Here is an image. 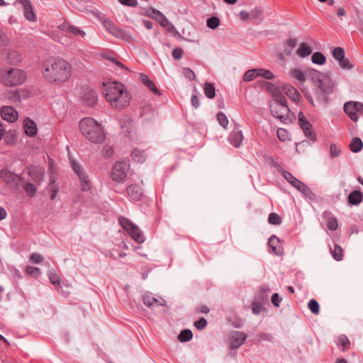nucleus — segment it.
<instances>
[{"label": "nucleus", "mask_w": 363, "mask_h": 363, "mask_svg": "<svg viewBox=\"0 0 363 363\" xmlns=\"http://www.w3.org/2000/svg\"><path fill=\"white\" fill-rule=\"evenodd\" d=\"M42 74L50 82L63 84L70 79L72 67L67 61L61 57H50L43 62Z\"/></svg>", "instance_id": "nucleus-1"}, {"label": "nucleus", "mask_w": 363, "mask_h": 363, "mask_svg": "<svg viewBox=\"0 0 363 363\" xmlns=\"http://www.w3.org/2000/svg\"><path fill=\"white\" fill-rule=\"evenodd\" d=\"M106 100L116 109H123L130 104V96L124 84L116 81L104 82Z\"/></svg>", "instance_id": "nucleus-2"}, {"label": "nucleus", "mask_w": 363, "mask_h": 363, "mask_svg": "<svg viewBox=\"0 0 363 363\" xmlns=\"http://www.w3.org/2000/svg\"><path fill=\"white\" fill-rule=\"evenodd\" d=\"M79 130L89 141L101 144L106 139L104 126L92 118H84L79 121Z\"/></svg>", "instance_id": "nucleus-3"}, {"label": "nucleus", "mask_w": 363, "mask_h": 363, "mask_svg": "<svg viewBox=\"0 0 363 363\" xmlns=\"http://www.w3.org/2000/svg\"><path fill=\"white\" fill-rule=\"evenodd\" d=\"M270 111L272 116L284 123H291L294 118V114L286 105V99L281 96H274L271 101Z\"/></svg>", "instance_id": "nucleus-4"}, {"label": "nucleus", "mask_w": 363, "mask_h": 363, "mask_svg": "<svg viewBox=\"0 0 363 363\" xmlns=\"http://www.w3.org/2000/svg\"><path fill=\"white\" fill-rule=\"evenodd\" d=\"M26 80V72L18 68H2L0 69V81L7 86H19Z\"/></svg>", "instance_id": "nucleus-5"}, {"label": "nucleus", "mask_w": 363, "mask_h": 363, "mask_svg": "<svg viewBox=\"0 0 363 363\" xmlns=\"http://www.w3.org/2000/svg\"><path fill=\"white\" fill-rule=\"evenodd\" d=\"M311 72L313 74L311 80L322 92L330 94L333 91V83L327 74L315 69Z\"/></svg>", "instance_id": "nucleus-6"}, {"label": "nucleus", "mask_w": 363, "mask_h": 363, "mask_svg": "<svg viewBox=\"0 0 363 363\" xmlns=\"http://www.w3.org/2000/svg\"><path fill=\"white\" fill-rule=\"evenodd\" d=\"M129 169L130 164L128 162L123 160L116 162L111 169V179L117 183H124Z\"/></svg>", "instance_id": "nucleus-7"}, {"label": "nucleus", "mask_w": 363, "mask_h": 363, "mask_svg": "<svg viewBox=\"0 0 363 363\" xmlns=\"http://www.w3.org/2000/svg\"><path fill=\"white\" fill-rule=\"evenodd\" d=\"M70 164L73 171L79 178L81 190L83 191H91L92 188L91 182L80 164L74 160H70Z\"/></svg>", "instance_id": "nucleus-8"}, {"label": "nucleus", "mask_w": 363, "mask_h": 363, "mask_svg": "<svg viewBox=\"0 0 363 363\" xmlns=\"http://www.w3.org/2000/svg\"><path fill=\"white\" fill-rule=\"evenodd\" d=\"M119 222L121 226L135 242L143 243L145 241V238L143 233L136 225L125 218H120Z\"/></svg>", "instance_id": "nucleus-9"}, {"label": "nucleus", "mask_w": 363, "mask_h": 363, "mask_svg": "<svg viewBox=\"0 0 363 363\" xmlns=\"http://www.w3.org/2000/svg\"><path fill=\"white\" fill-rule=\"evenodd\" d=\"M313 69H301L300 68H291L289 72V77L292 79L297 84L303 85L307 79H312L313 74L311 72H314Z\"/></svg>", "instance_id": "nucleus-10"}, {"label": "nucleus", "mask_w": 363, "mask_h": 363, "mask_svg": "<svg viewBox=\"0 0 363 363\" xmlns=\"http://www.w3.org/2000/svg\"><path fill=\"white\" fill-rule=\"evenodd\" d=\"M344 111L354 122H357L363 114V104L359 101H347L344 104Z\"/></svg>", "instance_id": "nucleus-11"}, {"label": "nucleus", "mask_w": 363, "mask_h": 363, "mask_svg": "<svg viewBox=\"0 0 363 363\" xmlns=\"http://www.w3.org/2000/svg\"><path fill=\"white\" fill-rule=\"evenodd\" d=\"M147 16L157 21L168 31H172L174 29V25L169 21L166 16L162 12L155 9L150 8L147 9Z\"/></svg>", "instance_id": "nucleus-12"}, {"label": "nucleus", "mask_w": 363, "mask_h": 363, "mask_svg": "<svg viewBox=\"0 0 363 363\" xmlns=\"http://www.w3.org/2000/svg\"><path fill=\"white\" fill-rule=\"evenodd\" d=\"M298 118L299 126L303 131L305 136L314 141L315 140V135L313 131L312 125L310 122L307 121L303 113L301 111L298 113Z\"/></svg>", "instance_id": "nucleus-13"}, {"label": "nucleus", "mask_w": 363, "mask_h": 363, "mask_svg": "<svg viewBox=\"0 0 363 363\" xmlns=\"http://www.w3.org/2000/svg\"><path fill=\"white\" fill-rule=\"evenodd\" d=\"M333 57L338 62L340 67L344 69H350L353 65L348 59L345 58V51L340 47L335 48L333 51Z\"/></svg>", "instance_id": "nucleus-14"}, {"label": "nucleus", "mask_w": 363, "mask_h": 363, "mask_svg": "<svg viewBox=\"0 0 363 363\" xmlns=\"http://www.w3.org/2000/svg\"><path fill=\"white\" fill-rule=\"evenodd\" d=\"M102 23L105 28L115 37L122 39L127 38L126 33L123 30L116 27L110 19L104 18Z\"/></svg>", "instance_id": "nucleus-15"}, {"label": "nucleus", "mask_w": 363, "mask_h": 363, "mask_svg": "<svg viewBox=\"0 0 363 363\" xmlns=\"http://www.w3.org/2000/svg\"><path fill=\"white\" fill-rule=\"evenodd\" d=\"M59 29L67 35H72L76 37L84 38L86 35L84 30L77 26L69 25L67 22L60 25Z\"/></svg>", "instance_id": "nucleus-16"}, {"label": "nucleus", "mask_w": 363, "mask_h": 363, "mask_svg": "<svg viewBox=\"0 0 363 363\" xmlns=\"http://www.w3.org/2000/svg\"><path fill=\"white\" fill-rule=\"evenodd\" d=\"M18 2L23 8L25 18L28 21H35L37 20L36 13L30 2L28 0H18Z\"/></svg>", "instance_id": "nucleus-17"}, {"label": "nucleus", "mask_w": 363, "mask_h": 363, "mask_svg": "<svg viewBox=\"0 0 363 363\" xmlns=\"http://www.w3.org/2000/svg\"><path fill=\"white\" fill-rule=\"evenodd\" d=\"M1 118L8 122L13 123L18 117V112L11 106H6L1 109Z\"/></svg>", "instance_id": "nucleus-18"}, {"label": "nucleus", "mask_w": 363, "mask_h": 363, "mask_svg": "<svg viewBox=\"0 0 363 363\" xmlns=\"http://www.w3.org/2000/svg\"><path fill=\"white\" fill-rule=\"evenodd\" d=\"M82 101L89 106H94L97 101V94L95 91L86 88L81 96Z\"/></svg>", "instance_id": "nucleus-19"}, {"label": "nucleus", "mask_w": 363, "mask_h": 363, "mask_svg": "<svg viewBox=\"0 0 363 363\" xmlns=\"http://www.w3.org/2000/svg\"><path fill=\"white\" fill-rule=\"evenodd\" d=\"M247 338V335L242 332L235 331L230 334V345L233 348L240 347Z\"/></svg>", "instance_id": "nucleus-20"}, {"label": "nucleus", "mask_w": 363, "mask_h": 363, "mask_svg": "<svg viewBox=\"0 0 363 363\" xmlns=\"http://www.w3.org/2000/svg\"><path fill=\"white\" fill-rule=\"evenodd\" d=\"M243 140V135L239 128H235L228 136V141L235 147H239Z\"/></svg>", "instance_id": "nucleus-21"}, {"label": "nucleus", "mask_w": 363, "mask_h": 363, "mask_svg": "<svg viewBox=\"0 0 363 363\" xmlns=\"http://www.w3.org/2000/svg\"><path fill=\"white\" fill-rule=\"evenodd\" d=\"M0 177L6 183L11 185L18 184L20 181V177L18 174L6 169L1 172Z\"/></svg>", "instance_id": "nucleus-22"}, {"label": "nucleus", "mask_w": 363, "mask_h": 363, "mask_svg": "<svg viewBox=\"0 0 363 363\" xmlns=\"http://www.w3.org/2000/svg\"><path fill=\"white\" fill-rule=\"evenodd\" d=\"M143 301L145 305L147 306H164L166 303V301L163 299H157L152 296L150 293H145L143 296Z\"/></svg>", "instance_id": "nucleus-23"}, {"label": "nucleus", "mask_w": 363, "mask_h": 363, "mask_svg": "<svg viewBox=\"0 0 363 363\" xmlns=\"http://www.w3.org/2000/svg\"><path fill=\"white\" fill-rule=\"evenodd\" d=\"M291 184L298 191L301 192L306 197H311L313 193L310 188L298 179L295 178V179H294L291 183Z\"/></svg>", "instance_id": "nucleus-24"}, {"label": "nucleus", "mask_w": 363, "mask_h": 363, "mask_svg": "<svg viewBox=\"0 0 363 363\" xmlns=\"http://www.w3.org/2000/svg\"><path fill=\"white\" fill-rule=\"evenodd\" d=\"M108 60L111 62L109 66H111L117 73L123 74H127L129 72L128 68L117 59L110 57Z\"/></svg>", "instance_id": "nucleus-25"}, {"label": "nucleus", "mask_w": 363, "mask_h": 363, "mask_svg": "<svg viewBox=\"0 0 363 363\" xmlns=\"http://www.w3.org/2000/svg\"><path fill=\"white\" fill-rule=\"evenodd\" d=\"M140 79L141 82L143 84V85L148 88L152 93L158 96L160 95V92L159 89L157 88L155 82L152 80H151L148 76L142 74L140 76Z\"/></svg>", "instance_id": "nucleus-26"}, {"label": "nucleus", "mask_w": 363, "mask_h": 363, "mask_svg": "<svg viewBox=\"0 0 363 363\" xmlns=\"http://www.w3.org/2000/svg\"><path fill=\"white\" fill-rule=\"evenodd\" d=\"M127 194L133 201L139 200L143 195L140 187L135 184H132L127 187Z\"/></svg>", "instance_id": "nucleus-27"}, {"label": "nucleus", "mask_w": 363, "mask_h": 363, "mask_svg": "<svg viewBox=\"0 0 363 363\" xmlns=\"http://www.w3.org/2000/svg\"><path fill=\"white\" fill-rule=\"evenodd\" d=\"M23 128L25 133L30 137L35 136L37 133V125L30 118L23 121Z\"/></svg>", "instance_id": "nucleus-28"}, {"label": "nucleus", "mask_w": 363, "mask_h": 363, "mask_svg": "<svg viewBox=\"0 0 363 363\" xmlns=\"http://www.w3.org/2000/svg\"><path fill=\"white\" fill-rule=\"evenodd\" d=\"M5 60L9 64L17 65L21 61V55L16 50H7L5 52Z\"/></svg>", "instance_id": "nucleus-29"}, {"label": "nucleus", "mask_w": 363, "mask_h": 363, "mask_svg": "<svg viewBox=\"0 0 363 363\" xmlns=\"http://www.w3.org/2000/svg\"><path fill=\"white\" fill-rule=\"evenodd\" d=\"M28 174L31 179L37 183H41L44 180V172L40 168L33 167L29 169Z\"/></svg>", "instance_id": "nucleus-30"}, {"label": "nucleus", "mask_w": 363, "mask_h": 363, "mask_svg": "<svg viewBox=\"0 0 363 363\" xmlns=\"http://www.w3.org/2000/svg\"><path fill=\"white\" fill-rule=\"evenodd\" d=\"M270 251L275 255H279L281 252V247L279 240L274 235L271 236L268 240Z\"/></svg>", "instance_id": "nucleus-31"}, {"label": "nucleus", "mask_w": 363, "mask_h": 363, "mask_svg": "<svg viewBox=\"0 0 363 363\" xmlns=\"http://www.w3.org/2000/svg\"><path fill=\"white\" fill-rule=\"evenodd\" d=\"M283 89L284 93L294 102L298 101L300 95L298 91L294 86L289 84H286L283 87Z\"/></svg>", "instance_id": "nucleus-32"}, {"label": "nucleus", "mask_w": 363, "mask_h": 363, "mask_svg": "<svg viewBox=\"0 0 363 363\" xmlns=\"http://www.w3.org/2000/svg\"><path fill=\"white\" fill-rule=\"evenodd\" d=\"M132 157L138 162H143L147 158V154L143 150L135 148L132 152Z\"/></svg>", "instance_id": "nucleus-33"}, {"label": "nucleus", "mask_w": 363, "mask_h": 363, "mask_svg": "<svg viewBox=\"0 0 363 363\" xmlns=\"http://www.w3.org/2000/svg\"><path fill=\"white\" fill-rule=\"evenodd\" d=\"M362 200V194L359 191H353L348 196V201L352 205H358Z\"/></svg>", "instance_id": "nucleus-34"}, {"label": "nucleus", "mask_w": 363, "mask_h": 363, "mask_svg": "<svg viewBox=\"0 0 363 363\" xmlns=\"http://www.w3.org/2000/svg\"><path fill=\"white\" fill-rule=\"evenodd\" d=\"M297 55L301 57H305L310 55L312 52V50L307 44L303 43L300 45L297 50Z\"/></svg>", "instance_id": "nucleus-35"}, {"label": "nucleus", "mask_w": 363, "mask_h": 363, "mask_svg": "<svg viewBox=\"0 0 363 363\" xmlns=\"http://www.w3.org/2000/svg\"><path fill=\"white\" fill-rule=\"evenodd\" d=\"M362 147H363L362 141L359 138H353L350 145V150L354 153L359 152L362 149Z\"/></svg>", "instance_id": "nucleus-36"}, {"label": "nucleus", "mask_w": 363, "mask_h": 363, "mask_svg": "<svg viewBox=\"0 0 363 363\" xmlns=\"http://www.w3.org/2000/svg\"><path fill=\"white\" fill-rule=\"evenodd\" d=\"M311 61L313 64L323 65L325 63L326 58L323 53L320 52H315L311 56Z\"/></svg>", "instance_id": "nucleus-37"}, {"label": "nucleus", "mask_w": 363, "mask_h": 363, "mask_svg": "<svg viewBox=\"0 0 363 363\" xmlns=\"http://www.w3.org/2000/svg\"><path fill=\"white\" fill-rule=\"evenodd\" d=\"M257 14H259V11H252L250 13L246 11H241L239 13L240 18L245 21L248 19H255Z\"/></svg>", "instance_id": "nucleus-38"}, {"label": "nucleus", "mask_w": 363, "mask_h": 363, "mask_svg": "<svg viewBox=\"0 0 363 363\" xmlns=\"http://www.w3.org/2000/svg\"><path fill=\"white\" fill-rule=\"evenodd\" d=\"M193 334L190 330H182L178 336V339L182 342L189 341L192 338Z\"/></svg>", "instance_id": "nucleus-39"}, {"label": "nucleus", "mask_w": 363, "mask_h": 363, "mask_svg": "<svg viewBox=\"0 0 363 363\" xmlns=\"http://www.w3.org/2000/svg\"><path fill=\"white\" fill-rule=\"evenodd\" d=\"M204 94L208 98L213 99L216 95L214 86L210 83H206L204 86Z\"/></svg>", "instance_id": "nucleus-40"}, {"label": "nucleus", "mask_w": 363, "mask_h": 363, "mask_svg": "<svg viewBox=\"0 0 363 363\" xmlns=\"http://www.w3.org/2000/svg\"><path fill=\"white\" fill-rule=\"evenodd\" d=\"M258 77H261L265 79H272L274 78V74L268 69H257Z\"/></svg>", "instance_id": "nucleus-41"}, {"label": "nucleus", "mask_w": 363, "mask_h": 363, "mask_svg": "<svg viewBox=\"0 0 363 363\" xmlns=\"http://www.w3.org/2000/svg\"><path fill=\"white\" fill-rule=\"evenodd\" d=\"M220 24V19L218 17L212 16L206 21L207 26L211 29L217 28Z\"/></svg>", "instance_id": "nucleus-42"}, {"label": "nucleus", "mask_w": 363, "mask_h": 363, "mask_svg": "<svg viewBox=\"0 0 363 363\" xmlns=\"http://www.w3.org/2000/svg\"><path fill=\"white\" fill-rule=\"evenodd\" d=\"M217 119L220 125L225 129L227 128L228 125V119L226 115L223 112H219L217 114Z\"/></svg>", "instance_id": "nucleus-43"}, {"label": "nucleus", "mask_w": 363, "mask_h": 363, "mask_svg": "<svg viewBox=\"0 0 363 363\" xmlns=\"http://www.w3.org/2000/svg\"><path fill=\"white\" fill-rule=\"evenodd\" d=\"M277 137L281 141H286L290 140V135L288 131L284 128H279L277 131Z\"/></svg>", "instance_id": "nucleus-44"}, {"label": "nucleus", "mask_w": 363, "mask_h": 363, "mask_svg": "<svg viewBox=\"0 0 363 363\" xmlns=\"http://www.w3.org/2000/svg\"><path fill=\"white\" fill-rule=\"evenodd\" d=\"M257 77H258L257 69H250L245 73L244 80L247 82H250Z\"/></svg>", "instance_id": "nucleus-45"}, {"label": "nucleus", "mask_w": 363, "mask_h": 363, "mask_svg": "<svg viewBox=\"0 0 363 363\" xmlns=\"http://www.w3.org/2000/svg\"><path fill=\"white\" fill-rule=\"evenodd\" d=\"M331 252L335 260L340 261L342 259V250L340 247L335 245L334 249Z\"/></svg>", "instance_id": "nucleus-46"}, {"label": "nucleus", "mask_w": 363, "mask_h": 363, "mask_svg": "<svg viewBox=\"0 0 363 363\" xmlns=\"http://www.w3.org/2000/svg\"><path fill=\"white\" fill-rule=\"evenodd\" d=\"M308 307L312 313L316 315L319 313V304L315 299L309 301Z\"/></svg>", "instance_id": "nucleus-47"}, {"label": "nucleus", "mask_w": 363, "mask_h": 363, "mask_svg": "<svg viewBox=\"0 0 363 363\" xmlns=\"http://www.w3.org/2000/svg\"><path fill=\"white\" fill-rule=\"evenodd\" d=\"M268 221L273 225H279L281 223V219L279 216L275 213H271L269 215Z\"/></svg>", "instance_id": "nucleus-48"}, {"label": "nucleus", "mask_w": 363, "mask_h": 363, "mask_svg": "<svg viewBox=\"0 0 363 363\" xmlns=\"http://www.w3.org/2000/svg\"><path fill=\"white\" fill-rule=\"evenodd\" d=\"M341 154V150L335 144H332L330 147V155L331 157H337Z\"/></svg>", "instance_id": "nucleus-49"}, {"label": "nucleus", "mask_w": 363, "mask_h": 363, "mask_svg": "<svg viewBox=\"0 0 363 363\" xmlns=\"http://www.w3.org/2000/svg\"><path fill=\"white\" fill-rule=\"evenodd\" d=\"M327 226L330 230H335L338 227L337 220L334 217H330L328 220Z\"/></svg>", "instance_id": "nucleus-50"}, {"label": "nucleus", "mask_w": 363, "mask_h": 363, "mask_svg": "<svg viewBox=\"0 0 363 363\" xmlns=\"http://www.w3.org/2000/svg\"><path fill=\"white\" fill-rule=\"evenodd\" d=\"M182 73L186 79L191 81L194 80L196 77L195 73L191 69L187 67L182 69Z\"/></svg>", "instance_id": "nucleus-51"}, {"label": "nucleus", "mask_w": 363, "mask_h": 363, "mask_svg": "<svg viewBox=\"0 0 363 363\" xmlns=\"http://www.w3.org/2000/svg\"><path fill=\"white\" fill-rule=\"evenodd\" d=\"M113 154V149L111 145H106L103 147L102 155L106 157H110Z\"/></svg>", "instance_id": "nucleus-52"}, {"label": "nucleus", "mask_w": 363, "mask_h": 363, "mask_svg": "<svg viewBox=\"0 0 363 363\" xmlns=\"http://www.w3.org/2000/svg\"><path fill=\"white\" fill-rule=\"evenodd\" d=\"M26 273L30 275H40V270L38 267H32V266H27L25 269Z\"/></svg>", "instance_id": "nucleus-53"}, {"label": "nucleus", "mask_w": 363, "mask_h": 363, "mask_svg": "<svg viewBox=\"0 0 363 363\" xmlns=\"http://www.w3.org/2000/svg\"><path fill=\"white\" fill-rule=\"evenodd\" d=\"M24 189L27 194L30 196H32L36 191L35 186L30 182H26L25 184Z\"/></svg>", "instance_id": "nucleus-54"}, {"label": "nucleus", "mask_w": 363, "mask_h": 363, "mask_svg": "<svg viewBox=\"0 0 363 363\" xmlns=\"http://www.w3.org/2000/svg\"><path fill=\"white\" fill-rule=\"evenodd\" d=\"M338 343L339 345H342L343 347V350L347 348L350 345V341L347 336L342 335L338 338Z\"/></svg>", "instance_id": "nucleus-55"}, {"label": "nucleus", "mask_w": 363, "mask_h": 363, "mask_svg": "<svg viewBox=\"0 0 363 363\" xmlns=\"http://www.w3.org/2000/svg\"><path fill=\"white\" fill-rule=\"evenodd\" d=\"M43 259V257L38 253H32L30 255V261L34 264H39L42 262Z\"/></svg>", "instance_id": "nucleus-56"}, {"label": "nucleus", "mask_w": 363, "mask_h": 363, "mask_svg": "<svg viewBox=\"0 0 363 363\" xmlns=\"http://www.w3.org/2000/svg\"><path fill=\"white\" fill-rule=\"evenodd\" d=\"M271 301L274 306L279 307L282 298L279 296L278 294L275 293L272 294Z\"/></svg>", "instance_id": "nucleus-57"}, {"label": "nucleus", "mask_w": 363, "mask_h": 363, "mask_svg": "<svg viewBox=\"0 0 363 363\" xmlns=\"http://www.w3.org/2000/svg\"><path fill=\"white\" fill-rule=\"evenodd\" d=\"M207 324L206 320L203 318H200L194 323L195 327L199 330L203 329Z\"/></svg>", "instance_id": "nucleus-58"}, {"label": "nucleus", "mask_w": 363, "mask_h": 363, "mask_svg": "<svg viewBox=\"0 0 363 363\" xmlns=\"http://www.w3.org/2000/svg\"><path fill=\"white\" fill-rule=\"evenodd\" d=\"M183 50L180 48H176L172 50V56L176 60H179L182 57Z\"/></svg>", "instance_id": "nucleus-59"}, {"label": "nucleus", "mask_w": 363, "mask_h": 363, "mask_svg": "<svg viewBox=\"0 0 363 363\" xmlns=\"http://www.w3.org/2000/svg\"><path fill=\"white\" fill-rule=\"evenodd\" d=\"M9 38L3 30L0 28V46L5 45L8 43Z\"/></svg>", "instance_id": "nucleus-60"}, {"label": "nucleus", "mask_w": 363, "mask_h": 363, "mask_svg": "<svg viewBox=\"0 0 363 363\" xmlns=\"http://www.w3.org/2000/svg\"><path fill=\"white\" fill-rule=\"evenodd\" d=\"M49 279L52 284H60V279L57 274L52 272H49Z\"/></svg>", "instance_id": "nucleus-61"}, {"label": "nucleus", "mask_w": 363, "mask_h": 363, "mask_svg": "<svg viewBox=\"0 0 363 363\" xmlns=\"http://www.w3.org/2000/svg\"><path fill=\"white\" fill-rule=\"evenodd\" d=\"M119 2L125 6L135 7L138 5L137 0H118Z\"/></svg>", "instance_id": "nucleus-62"}, {"label": "nucleus", "mask_w": 363, "mask_h": 363, "mask_svg": "<svg viewBox=\"0 0 363 363\" xmlns=\"http://www.w3.org/2000/svg\"><path fill=\"white\" fill-rule=\"evenodd\" d=\"M282 175L284 177V179L289 182L291 183L294 179H295L296 177H294L290 172L286 171H283Z\"/></svg>", "instance_id": "nucleus-63"}, {"label": "nucleus", "mask_w": 363, "mask_h": 363, "mask_svg": "<svg viewBox=\"0 0 363 363\" xmlns=\"http://www.w3.org/2000/svg\"><path fill=\"white\" fill-rule=\"evenodd\" d=\"M262 309H263V308H262V306L261 305L253 304L252 311L254 314L258 315V314H259L261 313Z\"/></svg>", "instance_id": "nucleus-64"}]
</instances>
